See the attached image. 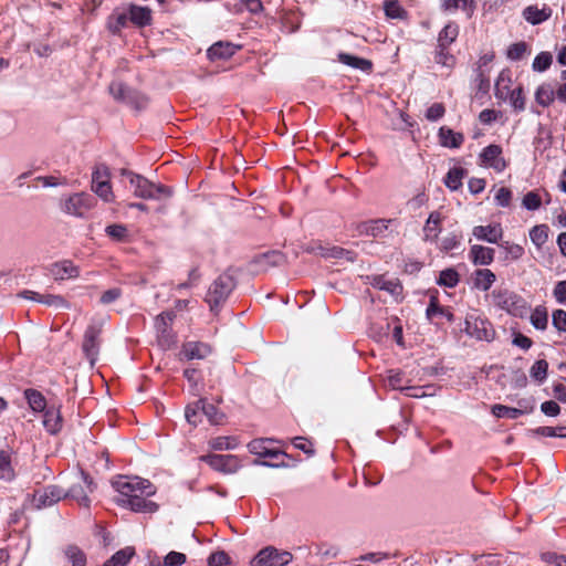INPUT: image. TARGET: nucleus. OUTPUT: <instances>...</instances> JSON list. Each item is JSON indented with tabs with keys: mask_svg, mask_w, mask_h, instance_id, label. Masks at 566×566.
Listing matches in <instances>:
<instances>
[{
	"mask_svg": "<svg viewBox=\"0 0 566 566\" xmlns=\"http://www.w3.org/2000/svg\"><path fill=\"white\" fill-rule=\"evenodd\" d=\"M118 493L115 502L122 506L139 513H154L158 504L147 500L156 493V486L148 480L139 476L119 475L112 482Z\"/></svg>",
	"mask_w": 566,
	"mask_h": 566,
	"instance_id": "nucleus-1",
	"label": "nucleus"
},
{
	"mask_svg": "<svg viewBox=\"0 0 566 566\" xmlns=\"http://www.w3.org/2000/svg\"><path fill=\"white\" fill-rule=\"evenodd\" d=\"M122 175L127 176L130 186L134 188V196L146 200H159L161 198H169L172 195L170 188L156 185L142 175L123 169Z\"/></svg>",
	"mask_w": 566,
	"mask_h": 566,
	"instance_id": "nucleus-2",
	"label": "nucleus"
},
{
	"mask_svg": "<svg viewBox=\"0 0 566 566\" xmlns=\"http://www.w3.org/2000/svg\"><path fill=\"white\" fill-rule=\"evenodd\" d=\"M96 206L95 198L84 191L74 192L61 200V210L76 218H84Z\"/></svg>",
	"mask_w": 566,
	"mask_h": 566,
	"instance_id": "nucleus-3",
	"label": "nucleus"
},
{
	"mask_svg": "<svg viewBox=\"0 0 566 566\" xmlns=\"http://www.w3.org/2000/svg\"><path fill=\"white\" fill-rule=\"evenodd\" d=\"M492 297L494 304L509 314L522 317L527 312L526 302L513 292L495 290L492 292Z\"/></svg>",
	"mask_w": 566,
	"mask_h": 566,
	"instance_id": "nucleus-4",
	"label": "nucleus"
},
{
	"mask_svg": "<svg viewBox=\"0 0 566 566\" xmlns=\"http://www.w3.org/2000/svg\"><path fill=\"white\" fill-rule=\"evenodd\" d=\"M293 559L287 551H280L273 546L261 549L251 560V566H285Z\"/></svg>",
	"mask_w": 566,
	"mask_h": 566,
	"instance_id": "nucleus-5",
	"label": "nucleus"
},
{
	"mask_svg": "<svg viewBox=\"0 0 566 566\" xmlns=\"http://www.w3.org/2000/svg\"><path fill=\"white\" fill-rule=\"evenodd\" d=\"M464 331L470 337L486 342L492 340L495 334L491 323L475 313L467 315Z\"/></svg>",
	"mask_w": 566,
	"mask_h": 566,
	"instance_id": "nucleus-6",
	"label": "nucleus"
},
{
	"mask_svg": "<svg viewBox=\"0 0 566 566\" xmlns=\"http://www.w3.org/2000/svg\"><path fill=\"white\" fill-rule=\"evenodd\" d=\"M234 287L233 279L230 275H220L209 287L206 301L210 308L214 310L227 300Z\"/></svg>",
	"mask_w": 566,
	"mask_h": 566,
	"instance_id": "nucleus-7",
	"label": "nucleus"
},
{
	"mask_svg": "<svg viewBox=\"0 0 566 566\" xmlns=\"http://www.w3.org/2000/svg\"><path fill=\"white\" fill-rule=\"evenodd\" d=\"M268 443L269 440L255 439L248 444V449L252 454L268 459L266 461L262 462L263 465H284L285 454L279 450L269 448Z\"/></svg>",
	"mask_w": 566,
	"mask_h": 566,
	"instance_id": "nucleus-8",
	"label": "nucleus"
},
{
	"mask_svg": "<svg viewBox=\"0 0 566 566\" xmlns=\"http://www.w3.org/2000/svg\"><path fill=\"white\" fill-rule=\"evenodd\" d=\"M174 318L175 314L172 312H165L155 319L157 340L159 346L164 349H169L176 344V336L171 331Z\"/></svg>",
	"mask_w": 566,
	"mask_h": 566,
	"instance_id": "nucleus-9",
	"label": "nucleus"
},
{
	"mask_svg": "<svg viewBox=\"0 0 566 566\" xmlns=\"http://www.w3.org/2000/svg\"><path fill=\"white\" fill-rule=\"evenodd\" d=\"M81 482L74 483L69 491H65V497L75 500L78 505L88 509L91 500L90 493H93L95 485L93 480L83 471L80 473Z\"/></svg>",
	"mask_w": 566,
	"mask_h": 566,
	"instance_id": "nucleus-10",
	"label": "nucleus"
},
{
	"mask_svg": "<svg viewBox=\"0 0 566 566\" xmlns=\"http://www.w3.org/2000/svg\"><path fill=\"white\" fill-rule=\"evenodd\" d=\"M102 333V325L101 324H92L90 325L85 333L82 344V349L90 360L91 365H94V363L97 359L98 353H99V335Z\"/></svg>",
	"mask_w": 566,
	"mask_h": 566,
	"instance_id": "nucleus-11",
	"label": "nucleus"
},
{
	"mask_svg": "<svg viewBox=\"0 0 566 566\" xmlns=\"http://www.w3.org/2000/svg\"><path fill=\"white\" fill-rule=\"evenodd\" d=\"M200 460L208 463L213 470L223 473H233L239 468L237 457L231 454H207L200 457Z\"/></svg>",
	"mask_w": 566,
	"mask_h": 566,
	"instance_id": "nucleus-12",
	"label": "nucleus"
},
{
	"mask_svg": "<svg viewBox=\"0 0 566 566\" xmlns=\"http://www.w3.org/2000/svg\"><path fill=\"white\" fill-rule=\"evenodd\" d=\"M65 497V491L57 485H49L36 491L33 496V503L38 509L52 506Z\"/></svg>",
	"mask_w": 566,
	"mask_h": 566,
	"instance_id": "nucleus-13",
	"label": "nucleus"
},
{
	"mask_svg": "<svg viewBox=\"0 0 566 566\" xmlns=\"http://www.w3.org/2000/svg\"><path fill=\"white\" fill-rule=\"evenodd\" d=\"M482 164L502 172L506 168V161L502 156V148L499 145H489L480 154Z\"/></svg>",
	"mask_w": 566,
	"mask_h": 566,
	"instance_id": "nucleus-14",
	"label": "nucleus"
},
{
	"mask_svg": "<svg viewBox=\"0 0 566 566\" xmlns=\"http://www.w3.org/2000/svg\"><path fill=\"white\" fill-rule=\"evenodd\" d=\"M14 452L7 448L0 450V480L11 482L15 479Z\"/></svg>",
	"mask_w": 566,
	"mask_h": 566,
	"instance_id": "nucleus-15",
	"label": "nucleus"
},
{
	"mask_svg": "<svg viewBox=\"0 0 566 566\" xmlns=\"http://www.w3.org/2000/svg\"><path fill=\"white\" fill-rule=\"evenodd\" d=\"M472 233L478 240L489 243H499L503 237V229L500 223L476 226L473 228Z\"/></svg>",
	"mask_w": 566,
	"mask_h": 566,
	"instance_id": "nucleus-16",
	"label": "nucleus"
},
{
	"mask_svg": "<svg viewBox=\"0 0 566 566\" xmlns=\"http://www.w3.org/2000/svg\"><path fill=\"white\" fill-rule=\"evenodd\" d=\"M129 21L138 27H147L153 22V12L148 7H142L137 4H129L127 9Z\"/></svg>",
	"mask_w": 566,
	"mask_h": 566,
	"instance_id": "nucleus-17",
	"label": "nucleus"
},
{
	"mask_svg": "<svg viewBox=\"0 0 566 566\" xmlns=\"http://www.w3.org/2000/svg\"><path fill=\"white\" fill-rule=\"evenodd\" d=\"M442 214L438 211H433L429 214L426 224L423 227V240L428 242H438L439 234L441 233L442 227Z\"/></svg>",
	"mask_w": 566,
	"mask_h": 566,
	"instance_id": "nucleus-18",
	"label": "nucleus"
},
{
	"mask_svg": "<svg viewBox=\"0 0 566 566\" xmlns=\"http://www.w3.org/2000/svg\"><path fill=\"white\" fill-rule=\"evenodd\" d=\"M50 273L55 280L75 279L80 275L78 268L71 261L64 260L53 263Z\"/></svg>",
	"mask_w": 566,
	"mask_h": 566,
	"instance_id": "nucleus-19",
	"label": "nucleus"
},
{
	"mask_svg": "<svg viewBox=\"0 0 566 566\" xmlns=\"http://www.w3.org/2000/svg\"><path fill=\"white\" fill-rule=\"evenodd\" d=\"M391 222V219L369 220L366 222H361L357 229L360 234L376 238L382 235V233L388 229Z\"/></svg>",
	"mask_w": 566,
	"mask_h": 566,
	"instance_id": "nucleus-20",
	"label": "nucleus"
},
{
	"mask_svg": "<svg viewBox=\"0 0 566 566\" xmlns=\"http://www.w3.org/2000/svg\"><path fill=\"white\" fill-rule=\"evenodd\" d=\"M469 256L475 265H489L494 260V249L474 244L470 249Z\"/></svg>",
	"mask_w": 566,
	"mask_h": 566,
	"instance_id": "nucleus-21",
	"label": "nucleus"
},
{
	"mask_svg": "<svg viewBox=\"0 0 566 566\" xmlns=\"http://www.w3.org/2000/svg\"><path fill=\"white\" fill-rule=\"evenodd\" d=\"M552 15V9L547 6L538 8L537 6H528L523 10V18L531 24L536 25Z\"/></svg>",
	"mask_w": 566,
	"mask_h": 566,
	"instance_id": "nucleus-22",
	"label": "nucleus"
},
{
	"mask_svg": "<svg viewBox=\"0 0 566 566\" xmlns=\"http://www.w3.org/2000/svg\"><path fill=\"white\" fill-rule=\"evenodd\" d=\"M181 353L187 359H203L211 353V348L205 343L188 342L184 344Z\"/></svg>",
	"mask_w": 566,
	"mask_h": 566,
	"instance_id": "nucleus-23",
	"label": "nucleus"
},
{
	"mask_svg": "<svg viewBox=\"0 0 566 566\" xmlns=\"http://www.w3.org/2000/svg\"><path fill=\"white\" fill-rule=\"evenodd\" d=\"M438 136L440 144L448 148H459L464 142L463 134L446 126L440 127Z\"/></svg>",
	"mask_w": 566,
	"mask_h": 566,
	"instance_id": "nucleus-24",
	"label": "nucleus"
},
{
	"mask_svg": "<svg viewBox=\"0 0 566 566\" xmlns=\"http://www.w3.org/2000/svg\"><path fill=\"white\" fill-rule=\"evenodd\" d=\"M129 20L128 12L114 10L107 18L106 28L113 34H119L122 29L127 25Z\"/></svg>",
	"mask_w": 566,
	"mask_h": 566,
	"instance_id": "nucleus-25",
	"label": "nucleus"
},
{
	"mask_svg": "<svg viewBox=\"0 0 566 566\" xmlns=\"http://www.w3.org/2000/svg\"><path fill=\"white\" fill-rule=\"evenodd\" d=\"M43 426L50 433H56L62 428V418L60 415V410L50 407L44 410Z\"/></svg>",
	"mask_w": 566,
	"mask_h": 566,
	"instance_id": "nucleus-26",
	"label": "nucleus"
},
{
	"mask_svg": "<svg viewBox=\"0 0 566 566\" xmlns=\"http://www.w3.org/2000/svg\"><path fill=\"white\" fill-rule=\"evenodd\" d=\"M495 274L489 269H480L474 272L473 284L478 290L489 291L495 282Z\"/></svg>",
	"mask_w": 566,
	"mask_h": 566,
	"instance_id": "nucleus-27",
	"label": "nucleus"
},
{
	"mask_svg": "<svg viewBox=\"0 0 566 566\" xmlns=\"http://www.w3.org/2000/svg\"><path fill=\"white\" fill-rule=\"evenodd\" d=\"M533 411V407L531 408H513V407H507V406H504V405H494L492 407V413L496 417V418H510V419H516L517 417L524 415V413H528V412H532Z\"/></svg>",
	"mask_w": 566,
	"mask_h": 566,
	"instance_id": "nucleus-28",
	"label": "nucleus"
},
{
	"mask_svg": "<svg viewBox=\"0 0 566 566\" xmlns=\"http://www.w3.org/2000/svg\"><path fill=\"white\" fill-rule=\"evenodd\" d=\"M237 46L229 42H218L211 45L208 50V56L211 60L228 59L235 53Z\"/></svg>",
	"mask_w": 566,
	"mask_h": 566,
	"instance_id": "nucleus-29",
	"label": "nucleus"
},
{
	"mask_svg": "<svg viewBox=\"0 0 566 566\" xmlns=\"http://www.w3.org/2000/svg\"><path fill=\"white\" fill-rule=\"evenodd\" d=\"M338 61L345 65H348L353 69H358L361 71H370L373 67V63L369 60L358 57L355 55H350L347 53H339Z\"/></svg>",
	"mask_w": 566,
	"mask_h": 566,
	"instance_id": "nucleus-30",
	"label": "nucleus"
},
{
	"mask_svg": "<svg viewBox=\"0 0 566 566\" xmlns=\"http://www.w3.org/2000/svg\"><path fill=\"white\" fill-rule=\"evenodd\" d=\"M531 324L538 331H545L548 325L547 308L543 305L536 306L530 317Z\"/></svg>",
	"mask_w": 566,
	"mask_h": 566,
	"instance_id": "nucleus-31",
	"label": "nucleus"
},
{
	"mask_svg": "<svg viewBox=\"0 0 566 566\" xmlns=\"http://www.w3.org/2000/svg\"><path fill=\"white\" fill-rule=\"evenodd\" d=\"M135 555L133 547H125L116 552L103 566H126Z\"/></svg>",
	"mask_w": 566,
	"mask_h": 566,
	"instance_id": "nucleus-32",
	"label": "nucleus"
},
{
	"mask_svg": "<svg viewBox=\"0 0 566 566\" xmlns=\"http://www.w3.org/2000/svg\"><path fill=\"white\" fill-rule=\"evenodd\" d=\"M25 399L28 400V403L30 408L33 411H44L46 408V401L44 396L34 389H27L24 391Z\"/></svg>",
	"mask_w": 566,
	"mask_h": 566,
	"instance_id": "nucleus-33",
	"label": "nucleus"
},
{
	"mask_svg": "<svg viewBox=\"0 0 566 566\" xmlns=\"http://www.w3.org/2000/svg\"><path fill=\"white\" fill-rule=\"evenodd\" d=\"M465 175V170L461 167L451 168L444 179L446 186L451 190H458L462 186V179Z\"/></svg>",
	"mask_w": 566,
	"mask_h": 566,
	"instance_id": "nucleus-34",
	"label": "nucleus"
},
{
	"mask_svg": "<svg viewBox=\"0 0 566 566\" xmlns=\"http://www.w3.org/2000/svg\"><path fill=\"white\" fill-rule=\"evenodd\" d=\"M91 190L99 197L104 202H113L115 200V196L112 189L111 180L97 182L96 185H91Z\"/></svg>",
	"mask_w": 566,
	"mask_h": 566,
	"instance_id": "nucleus-35",
	"label": "nucleus"
},
{
	"mask_svg": "<svg viewBox=\"0 0 566 566\" xmlns=\"http://www.w3.org/2000/svg\"><path fill=\"white\" fill-rule=\"evenodd\" d=\"M458 25L454 23L447 24L439 33V48H448L458 36Z\"/></svg>",
	"mask_w": 566,
	"mask_h": 566,
	"instance_id": "nucleus-36",
	"label": "nucleus"
},
{
	"mask_svg": "<svg viewBox=\"0 0 566 566\" xmlns=\"http://www.w3.org/2000/svg\"><path fill=\"white\" fill-rule=\"evenodd\" d=\"M427 317L431 319L436 315H442L444 316L449 322L453 321V314L448 310L439 305L438 297L436 295H432L430 297L429 305L427 307Z\"/></svg>",
	"mask_w": 566,
	"mask_h": 566,
	"instance_id": "nucleus-37",
	"label": "nucleus"
},
{
	"mask_svg": "<svg viewBox=\"0 0 566 566\" xmlns=\"http://www.w3.org/2000/svg\"><path fill=\"white\" fill-rule=\"evenodd\" d=\"M535 99L543 107H547L554 102L555 92L549 84H543L537 87Z\"/></svg>",
	"mask_w": 566,
	"mask_h": 566,
	"instance_id": "nucleus-38",
	"label": "nucleus"
},
{
	"mask_svg": "<svg viewBox=\"0 0 566 566\" xmlns=\"http://www.w3.org/2000/svg\"><path fill=\"white\" fill-rule=\"evenodd\" d=\"M319 254L327 259H346L347 261H354V253L343 248H319Z\"/></svg>",
	"mask_w": 566,
	"mask_h": 566,
	"instance_id": "nucleus-39",
	"label": "nucleus"
},
{
	"mask_svg": "<svg viewBox=\"0 0 566 566\" xmlns=\"http://www.w3.org/2000/svg\"><path fill=\"white\" fill-rule=\"evenodd\" d=\"M385 14L390 19L403 20L407 18V11L397 0L386 1L384 4Z\"/></svg>",
	"mask_w": 566,
	"mask_h": 566,
	"instance_id": "nucleus-40",
	"label": "nucleus"
},
{
	"mask_svg": "<svg viewBox=\"0 0 566 566\" xmlns=\"http://www.w3.org/2000/svg\"><path fill=\"white\" fill-rule=\"evenodd\" d=\"M531 241L537 247H543L548 239V227L545 224L535 226L530 231Z\"/></svg>",
	"mask_w": 566,
	"mask_h": 566,
	"instance_id": "nucleus-41",
	"label": "nucleus"
},
{
	"mask_svg": "<svg viewBox=\"0 0 566 566\" xmlns=\"http://www.w3.org/2000/svg\"><path fill=\"white\" fill-rule=\"evenodd\" d=\"M109 93L117 101L132 102L130 90L120 82H113L109 85Z\"/></svg>",
	"mask_w": 566,
	"mask_h": 566,
	"instance_id": "nucleus-42",
	"label": "nucleus"
},
{
	"mask_svg": "<svg viewBox=\"0 0 566 566\" xmlns=\"http://www.w3.org/2000/svg\"><path fill=\"white\" fill-rule=\"evenodd\" d=\"M499 245L505 251V259L516 261L524 255V249L520 244L511 243L510 241H503L499 243Z\"/></svg>",
	"mask_w": 566,
	"mask_h": 566,
	"instance_id": "nucleus-43",
	"label": "nucleus"
},
{
	"mask_svg": "<svg viewBox=\"0 0 566 566\" xmlns=\"http://www.w3.org/2000/svg\"><path fill=\"white\" fill-rule=\"evenodd\" d=\"M438 284L454 287L459 283V274L454 269H446L440 272Z\"/></svg>",
	"mask_w": 566,
	"mask_h": 566,
	"instance_id": "nucleus-44",
	"label": "nucleus"
},
{
	"mask_svg": "<svg viewBox=\"0 0 566 566\" xmlns=\"http://www.w3.org/2000/svg\"><path fill=\"white\" fill-rule=\"evenodd\" d=\"M36 302L46 304L49 306H54L56 308L70 307L67 301H65L62 296L54 294H42V296H39V298H36Z\"/></svg>",
	"mask_w": 566,
	"mask_h": 566,
	"instance_id": "nucleus-45",
	"label": "nucleus"
},
{
	"mask_svg": "<svg viewBox=\"0 0 566 566\" xmlns=\"http://www.w3.org/2000/svg\"><path fill=\"white\" fill-rule=\"evenodd\" d=\"M527 44L523 41L513 43L509 46L506 56L511 61H518L522 60L525 54L527 53Z\"/></svg>",
	"mask_w": 566,
	"mask_h": 566,
	"instance_id": "nucleus-46",
	"label": "nucleus"
},
{
	"mask_svg": "<svg viewBox=\"0 0 566 566\" xmlns=\"http://www.w3.org/2000/svg\"><path fill=\"white\" fill-rule=\"evenodd\" d=\"M548 363L539 359L531 367L530 375L535 380L543 382L547 377Z\"/></svg>",
	"mask_w": 566,
	"mask_h": 566,
	"instance_id": "nucleus-47",
	"label": "nucleus"
},
{
	"mask_svg": "<svg viewBox=\"0 0 566 566\" xmlns=\"http://www.w3.org/2000/svg\"><path fill=\"white\" fill-rule=\"evenodd\" d=\"M209 446L213 450H232L237 447V441L231 437H217L209 441Z\"/></svg>",
	"mask_w": 566,
	"mask_h": 566,
	"instance_id": "nucleus-48",
	"label": "nucleus"
},
{
	"mask_svg": "<svg viewBox=\"0 0 566 566\" xmlns=\"http://www.w3.org/2000/svg\"><path fill=\"white\" fill-rule=\"evenodd\" d=\"M510 103L516 112H523L526 106L524 91L521 86L514 88L510 94Z\"/></svg>",
	"mask_w": 566,
	"mask_h": 566,
	"instance_id": "nucleus-49",
	"label": "nucleus"
},
{
	"mask_svg": "<svg viewBox=\"0 0 566 566\" xmlns=\"http://www.w3.org/2000/svg\"><path fill=\"white\" fill-rule=\"evenodd\" d=\"M565 428H554V427H538L535 429L530 430V433L533 437L536 436H543V437H559V438H566V433H563L562 431Z\"/></svg>",
	"mask_w": 566,
	"mask_h": 566,
	"instance_id": "nucleus-50",
	"label": "nucleus"
},
{
	"mask_svg": "<svg viewBox=\"0 0 566 566\" xmlns=\"http://www.w3.org/2000/svg\"><path fill=\"white\" fill-rule=\"evenodd\" d=\"M542 205V198L536 191L527 192L522 200V206L531 211L537 210Z\"/></svg>",
	"mask_w": 566,
	"mask_h": 566,
	"instance_id": "nucleus-51",
	"label": "nucleus"
},
{
	"mask_svg": "<svg viewBox=\"0 0 566 566\" xmlns=\"http://www.w3.org/2000/svg\"><path fill=\"white\" fill-rule=\"evenodd\" d=\"M200 413H201V402L199 400L193 405L187 406L186 411H185V417L190 424L197 426L198 422H200Z\"/></svg>",
	"mask_w": 566,
	"mask_h": 566,
	"instance_id": "nucleus-52",
	"label": "nucleus"
},
{
	"mask_svg": "<svg viewBox=\"0 0 566 566\" xmlns=\"http://www.w3.org/2000/svg\"><path fill=\"white\" fill-rule=\"evenodd\" d=\"M552 64V55L548 52H541L533 61L534 71L544 72Z\"/></svg>",
	"mask_w": 566,
	"mask_h": 566,
	"instance_id": "nucleus-53",
	"label": "nucleus"
},
{
	"mask_svg": "<svg viewBox=\"0 0 566 566\" xmlns=\"http://www.w3.org/2000/svg\"><path fill=\"white\" fill-rule=\"evenodd\" d=\"M201 402V412L207 416L211 423H219L222 419V415L219 413L218 409L211 405L206 402L205 400H200Z\"/></svg>",
	"mask_w": 566,
	"mask_h": 566,
	"instance_id": "nucleus-54",
	"label": "nucleus"
},
{
	"mask_svg": "<svg viewBox=\"0 0 566 566\" xmlns=\"http://www.w3.org/2000/svg\"><path fill=\"white\" fill-rule=\"evenodd\" d=\"M446 107L442 103H433L426 112L429 122H437L444 116Z\"/></svg>",
	"mask_w": 566,
	"mask_h": 566,
	"instance_id": "nucleus-55",
	"label": "nucleus"
},
{
	"mask_svg": "<svg viewBox=\"0 0 566 566\" xmlns=\"http://www.w3.org/2000/svg\"><path fill=\"white\" fill-rule=\"evenodd\" d=\"M460 244V240L457 234L449 233L443 237L439 243V249L443 252H449L457 249Z\"/></svg>",
	"mask_w": 566,
	"mask_h": 566,
	"instance_id": "nucleus-56",
	"label": "nucleus"
},
{
	"mask_svg": "<svg viewBox=\"0 0 566 566\" xmlns=\"http://www.w3.org/2000/svg\"><path fill=\"white\" fill-rule=\"evenodd\" d=\"M111 180V172L107 166L99 165L96 166L92 172V184L96 185L97 182L108 181Z\"/></svg>",
	"mask_w": 566,
	"mask_h": 566,
	"instance_id": "nucleus-57",
	"label": "nucleus"
},
{
	"mask_svg": "<svg viewBox=\"0 0 566 566\" xmlns=\"http://www.w3.org/2000/svg\"><path fill=\"white\" fill-rule=\"evenodd\" d=\"M66 556L73 566H85L86 564L85 555L77 547H69Z\"/></svg>",
	"mask_w": 566,
	"mask_h": 566,
	"instance_id": "nucleus-58",
	"label": "nucleus"
},
{
	"mask_svg": "<svg viewBox=\"0 0 566 566\" xmlns=\"http://www.w3.org/2000/svg\"><path fill=\"white\" fill-rule=\"evenodd\" d=\"M36 181L41 182L43 187H57L67 185V179L65 177L55 176H40L36 178Z\"/></svg>",
	"mask_w": 566,
	"mask_h": 566,
	"instance_id": "nucleus-59",
	"label": "nucleus"
},
{
	"mask_svg": "<svg viewBox=\"0 0 566 566\" xmlns=\"http://www.w3.org/2000/svg\"><path fill=\"white\" fill-rule=\"evenodd\" d=\"M164 560L166 566H181L186 563L187 557L184 553L172 551L165 556Z\"/></svg>",
	"mask_w": 566,
	"mask_h": 566,
	"instance_id": "nucleus-60",
	"label": "nucleus"
},
{
	"mask_svg": "<svg viewBox=\"0 0 566 566\" xmlns=\"http://www.w3.org/2000/svg\"><path fill=\"white\" fill-rule=\"evenodd\" d=\"M495 201L500 207H509L512 201V191L506 187L500 188L496 191Z\"/></svg>",
	"mask_w": 566,
	"mask_h": 566,
	"instance_id": "nucleus-61",
	"label": "nucleus"
},
{
	"mask_svg": "<svg viewBox=\"0 0 566 566\" xmlns=\"http://www.w3.org/2000/svg\"><path fill=\"white\" fill-rule=\"evenodd\" d=\"M553 325L559 332H566V311L556 310L552 315Z\"/></svg>",
	"mask_w": 566,
	"mask_h": 566,
	"instance_id": "nucleus-62",
	"label": "nucleus"
},
{
	"mask_svg": "<svg viewBox=\"0 0 566 566\" xmlns=\"http://www.w3.org/2000/svg\"><path fill=\"white\" fill-rule=\"evenodd\" d=\"M229 562V557L224 552H216L209 556V566H226Z\"/></svg>",
	"mask_w": 566,
	"mask_h": 566,
	"instance_id": "nucleus-63",
	"label": "nucleus"
},
{
	"mask_svg": "<svg viewBox=\"0 0 566 566\" xmlns=\"http://www.w3.org/2000/svg\"><path fill=\"white\" fill-rule=\"evenodd\" d=\"M553 295L558 303L566 302V280L556 283Z\"/></svg>",
	"mask_w": 566,
	"mask_h": 566,
	"instance_id": "nucleus-64",
	"label": "nucleus"
}]
</instances>
